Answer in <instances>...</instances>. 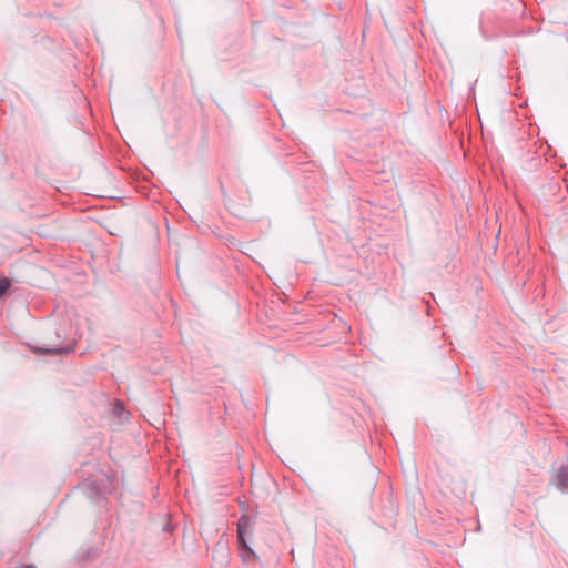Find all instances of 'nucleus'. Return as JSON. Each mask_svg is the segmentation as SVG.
Wrapping results in <instances>:
<instances>
[{"label":"nucleus","instance_id":"f257e3e1","mask_svg":"<svg viewBox=\"0 0 568 568\" xmlns=\"http://www.w3.org/2000/svg\"><path fill=\"white\" fill-rule=\"evenodd\" d=\"M248 519L243 516L237 523V551L241 560L245 565L258 561L257 554L248 546L246 535L248 534Z\"/></svg>","mask_w":568,"mask_h":568},{"label":"nucleus","instance_id":"f03ea898","mask_svg":"<svg viewBox=\"0 0 568 568\" xmlns=\"http://www.w3.org/2000/svg\"><path fill=\"white\" fill-rule=\"evenodd\" d=\"M554 484L560 490H566L568 488V467L567 466H561L558 469V471L554 478Z\"/></svg>","mask_w":568,"mask_h":568},{"label":"nucleus","instance_id":"7ed1b4c3","mask_svg":"<svg viewBox=\"0 0 568 568\" xmlns=\"http://www.w3.org/2000/svg\"><path fill=\"white\" fill-rule=\"evenodd\" d=\"M32 351L37 354H64L73 351V346L68 345L64 347H52V348H43V347H33Z\"/></svg>","mask_w":568,"mask_h":568},{"label":"nucleus","instance_id":"20e7f679","mask_svg":"<svg viewBox=\"0 0 568 568\" xmlns=\"http://www.w3.org/2000/svg\"><path fill=\"white\" fill-rule=\"evenodd\" d=\"M10 286V281L7 277L0 278V296H2Z\"/></svg>","mask_w":568,"mask_h":568},{"label":"nucleus","instance_id":"39448f33","mask_svg":"<svg viewBox=\"0 0 568 568\" xmlns=\"http://www.w3.org/2000/svg\"><path fill=\"white\" fill-rule=\"evenodd\" d=\"M116 407H121V409H123V406L121 403H116Z\"/></svg>","mask_w":568,"mask_h":568}]
</instances>
